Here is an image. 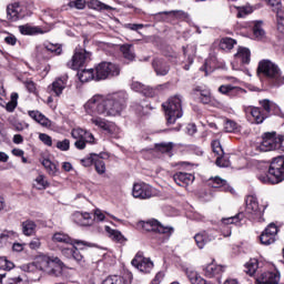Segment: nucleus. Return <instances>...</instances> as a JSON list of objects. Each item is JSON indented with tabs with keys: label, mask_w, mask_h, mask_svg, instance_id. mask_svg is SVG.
<instances>
[{
	"label": "nucleus",
	"mask_w": 284,
	"mask_h": 284,
	"mask_svg": "<svg viewBox=\"0 0 284 284\" xmlns=\"http://www.w3.org/2000/svg\"><path fill=\"white\" fill-rule=\"evenodd\" d=\"M105 232L109 233L110 239H112V241H116V243H125V241H128L120 231L110 226H105Z\"/></svg>",
	"instance_id": "c9c22d12"
},
{
	"label": "nucleus",
	"mask_w": 284,
	"mask_h": 284,
	"mask_svg": "<svg viewBox=\"0 0 284 284\" xmlns=\"http://www.w3.org/2000/svg\"><path fill=\"white\" fill-rule=\"evenodd\" d=\"M132 283V275L128 273L125 276L111 275L103 280L102 284H130Z\"/></svg>",
	"instance_id": "bb28decb"
},
{
	"label": "nucleus",
	"mask_w": 284,
	"mask_h": 284,
	"mask_svg": "<svg viewBox=\"0 0 284 284\" xmlns=\"http://www.w3.org/2000/svg\"><path fill=\"white\" fill-rule=\"evenodd\" d=\"M225 132H234L236 130V122L227 120L224 124Z\"/></svg>",
	"instance_id": "69168bd1"
},
{
	"label": "nucleus",
	"mask_w": 284,
	"mask_h": 284,
	"mask_svg": "<svg viewBox=\"0 0 284 284\" xmlns=\"http://www.w3.org/2000/svg\"><path fill=\"white\" fill-rule=\"evenodd\" d=\"M94 165H95V171L98 174H105V162L99 156L98 154L94 155Z\"/></svg>",
	"instance_id": "09e8293b"
},
{
	"label": "nucleus",
	"mask_w": 284,
	"mask_h": 284,
	"mask_svg": "<svg viewBox=\"0 0 284 284\" xmlns=\"http://www.w3.org/2000/svg\"><path fill=\"white\" fill-rule=\"evenodd\" d=\"M155 148L159 152H162V154H165V153L172 152V150L174 149V143L172 142L160 143V144H156Z\"/></svg>",
	"instance_id": "8fccbe9b"
},
{
	"label": "nucleus",
	"mask_w": 284,
	"mask_h": 284,
	"mask_svg": "<svg viewBox=\"0 0 284 284\" xmlns=\"http://www.w3.org/2000/svg\"><path fill=\"white\" fill-rule=\"evenodd\" d=\"M158 17H163L164 21H168V19H187V13L183 10H172L160 12Z\"/></svg>",
	"instance_id": "c85d7f7f"
},
{
	"label": "nucleus",
	"mask_w": 284,
	"mask_h": 284,
	"mask_svg": "<svg viewBox=\"0 0 284 284\" xmlns=\"http://www.w3.org/2000/svg\"><path fill=\"white\" fill-rule=\"evenodd\" d=\"M253 34L255 37V39H263V37H265V30H263V21H256L254 22V27H253Z\"/></svg>",
	"instance_id": "c03bdc74"
},
{
	"label": "nucleus",
	"mask_w": 284,
	"mask_h": 284,
	"mask_svg": "<svg viewBox=\"0 0 284 284\" xmlns=\"http://www.w3.org/2000/svg\"><path fill=\"white\" fill-rule=\"evenodd\" d=\"M131 89L134 92H141L144 97H154V89L142 84L141 82H133Z\"/></svg>",
	"instance_id": "473e14b6"
},
{
	"label": "nucleus",
	"mask_w": 284,
	"mask_h": 284,
	"mask_svg": "<svg viewBox=\"0 0 284 284\" xmlns=\"http://www.w3.org/2000/svg\"><path fill=\"white\" fill-rule=\"evenodd\" d=\"M18 101H19V93L17 92L11 93V100L6 105L7 112H14V110H17Z\"/></svg>",
	"instance_id": "49530a36"
},
{
	"label": "nucleus",
	"mask_w": 284,
	"mask_h": 284,
	"mask_svg": "<svg viewBox=\"0 0 284 284\" xmlns=\"http://www.w3.org/2000/svg\"><path fill=\"white\" fill-rule=\"evenodd\" d=\"M43 52H53L54 54H61L62 50L59 44H48L43 48Z\"/></svg>",
	"instance_id": "13d9d810"
},
{
	"label": "nucleus",
	"mask_w": 284,
	"mask_h": 284,
	"mask_svg": "<svg viewBox=\"0 0 284 284\" xmlns=\"http://www.w3.org/2000/svg\"><path fill=\"white\" fill-rule=\"evenodd\" d=\"M276 14L277 30L281 34H284V9L283 7L272 9Z\"/></svg>",
	"instance_id": "f704fd0d"
},
{
	"label": "nucleus",
	"mask_w": 284,
	"mask_h": 284,
	"mask_svg": "<svg viewBox=\"0 0 284 284\" xmlns=\"http://www.w3.org/2000/svg\"><path fill=\"white\" fill-rule=\"evenodd\" d=\"M26 17V7L19 4V2L11 3L7 7V19L9 21H19Z\"/></svg>",
	"instance_id": "dca6fc26"
},
{
	"label": "nucleus",
	"mask_w": 284,
	"mask_h": 284,
	"mask_svg": "<svg viewBox=\"0 0 284 284\" xmlns=\"http://www.w3.org/2000/svg\"><path fill=\"white\" fill-rule=\"evenodd\" d=\"M82 284H94V278L91 274L82 275Z\"/></svg>",
	"instance_id": "774afa93"
},
{
	"label": "nucleus",
	"mask_w": 284,
	"mask_h": 284,
	"mask_svg": "<svg viewBox=\"0 0 284 284\" xmlns=\"http://www.w3.org/2000/svg\"><path fill=\"white\" fill-rule=\"evenodd\" d=\"M234 45H236V40H234L232 38H223L220 41V48H221V50H224L225 52H230V50H232L234 48Z\"/></svg>",
	"instance_id": "ea45409f"
},
{
	"label": "nucleus",
	"mask_w": 284,
	"mask_h": 284,
	"mask_svg": "<svg viewBox=\"0 0 284 284\" xmlns=\"http://www.w3.org/2000/svg\"><path fill=\"white\" fill-rule=\"evenodd\" d=\"M283 135H276V132H266L262 135V142L256 144L257 152H274V150H282Z\"/></svg>",
	"instance_id": "39448f33"
},
{
	"label": "nucleus",
	"mask_w": 284,
	"mask_h": 284,
	"mask_svg": "<svg viewBox=\"0 0 284 284\" xmlns=\"http://www.w3.org/2000/svg\"><path fill=\"white\" fill-rule=\"evenodd\" d=\"M22 270L28 274L45 272L51 276H59V273L63 270V263L58 256L41 255L34 263L23 265Z\"/></svg>",
	"instance_id": "f03ea898"
},
{
	"label": "nucleus",
	"mask_w": 284,
	"mask_h": 284,
	"mask_svg": "<svg viewBox=\"0 0 284 284\" xmlns=\"http://www.w3.org/2000/svg\"><path fill=\"white\" fill-rule=\"evenodd\" d=\"M243 219V214H237L231 217H223L221 220L222 225H241V220Z\"/></svg>",
	"instance_id": "a19ab883"
},
{
	"label": "nucleus",
	"mask_w": 284,
	"mask_h": 284,
	"mask_svg": "<svg viewBox=\"0 0 284 284\" xmlns=\"http://www.w3.org/2000/svg\"><path fill=\"white\" fill-rule=\"evenodd\" d=\"M256 270H258L257 260H251L245 264V272L248 276H254V274H256Z\"/></svg>",
	"instance_id": "a18cd8bd"
},
{
	"label": "nucleus",
	"mask_w": 284,
	"mask_h": 284,
	"mask_svg": "<svg viewBox=\"0 0 284 284\" xmlns=\"http://www.w3.org/2000/svg\"><path fill=\"white\" fill-rule=\"evenodd\" d=\"M33 185L34 187H37V190H45L50 187V182H48L45 175H38L34 180Z\"/></svg>",
	"instance_id": "79ce46f5"
},
{
	"label": "nucleus",
	"mask_w": 284,
	"mask_h": 284,
	"mask_svg": "<svg viewBox=\"0 0 284 284\" xmlns=\"http://www.w3.org/2000/svg\"><path fill=\"white\" fill-rule=\"evenodd\" d=\"M173 181L176 185H180V187H187V185L194 183V175L192 173L178 172L173 175Z\"/></svg>",
	"instance_id": "aec40b11"
},
{
	"label": "nucleus",
	"mask_w": 284,
	"mask_h": 284,
	"mask_svg": "<svg viewBox=\"0 0 284 284\" xmlns=\"http://www.w3.org/2000/svg\"><path fill=\"white\" fill-rule=\"evenodd\" d=\"M194 92L200 97L201 103H204L205 105H207V103H212V94L210 93V90L196 87Z\"/></svg>",
	"instance_id": "72a5a7b5"
},
{
	"label": "nucleus",
	"mask_w": 284,
	"mask_h": 284,
	"mask_svg": "<svg viewBox=\"0 0 284 284\" xmlns=\"http://www.w3.org/2000/svg\"><path fill=\"white\" fill-rule=\"evenodd\" d=\"M94 156H97V154L92 153L89 158L87 159H82L81 163L84 168H90V165H92V163H94Z\"/></svg>",
	"instance_id": "338daca9"
},
{
	"label": "nucleus",
	"mask_w": 284,
	"mask_h": 284,
	"mask_svg": "<svg viewBox=\"0 0 284 284\" xmlns=\"http://www.w3.org/2000/svg\"><path fill=\"white\" fill-rule=\"evenodd\" d=\"M209 185L221 190L222 192H232V187L227 184V181L221 179L220 176L211 178L209 180Z\"/></svg>",
	"instance_id": "393cba45"
},
{
	"label": "nucleus",
	"mask_w": 284,
	"mask_h": 284,
	"mask_svg": "<svg viewBox=\"0 0 284 284\" xmlns=\"http://www.w3.org/2000/svg\"><path fill=\"white\" fill-rule=\"evenodd\" d=\"M250 114L253 118L254 123L257 125H261V123L267 119V115H265V113H263L258 108H251Z\"/></svg>",
	"instance_id": "4c0bfd02"
},
{
	"label": "nucleus",
	"mask_w": 284,
	"mask_h": 284,
	"mask_svg": "<svg viewBox=\"0 0 284 284\" xmlns=\"http://www.w3.org/2000/svg\"><path fill=\"white\" fill-rule=\"evenodd\" d=\"M17 236V232L14 231H9V230H4L1 234H0V243H3V241H8V239H12Z\"/></svg>",
	"instance_id": "bf43d9fd"
},
{
	"label": "nucleus",
	"mask_w": 284,
	"mask_h": 284,
	"mask_svg": "<svg viewBox=\"0 0 284 284\" xmlns=\"http://www.w3.org/2000/svg\"><path fill=\"white\" fill-rule=\"evenodd\" d=\"M78 79L81 83H88V81H95L94 69H79Z\"/></svg>",
	"instance_id": "2f4dec72"
},
{
	"label": "nucleus",
	"mask_w": 284,
	"mask_h": 284,
	"mask_svg": "<svg viewBox=\"0 0 284 284\" xmlns=\"http://www.w3.org/2000/svg\"><path fill=\"white\" fill-rule=\"evenodd\" d=\"M71 136L75 140L74 148L77 150H85L87 143H94V135L81 128L72 129Z\"/></svg>",
	"instance_id": "6e6552de"
},
{
	"label": "nucleus",
	"mask_w": 284,
	"mask_h": 284,
	"mask_svg": "<svg viewBox=\"0 0 284 284\" xmlns=\"http://www.w3.org/2000/svg\"><path fill=\"white\" fill-rule=\"evenodd\" d=\"M153 69L158 77H165L170 72V65L163 59H154L152 62Z\"/></svg>",
	"instance_id": "b1692460"
},
{
	"label": "nucleus",
	"mask_w": 284,
	"mask_h": 284,
	"mask_svg": "<svg viewBox=\"0 0 284 284\" xmlns=\"http://www.w3.org/2000/svg\"><path fill=\"white\" fill-rule=\"evenodd\" d=\"M251 57L252 53L250 52V49L243 47L239 48L237 52L234 54V59L237 63H250Z\"/></svg>",
	"instance_id": "c756f323"
},
{
	"label": "nucleus",
	"mask_w": 284,
	"mask_h": 284,
	"mask_svg": "<svg viewBox=\"0 0 284 284\" xmlns=\"http://www.w3.org/2000/svg\"><path fill=\"white\" fill-rule=\"evenodd\" d=\"M164 112L166 115L168 125H174L178 119L183 116V99L181 95H174L163 103Z\"/></svg>",
	"instance_id": "20e7f679"
},
{
	"label": "nucleus",
	"mask_w": 284,
	"mask_h": 284,
	"mask_svg": "<svg viewBox=\"0 0 284 284\" xmlns=\"http://www.w3.org/2000/svg\"><path fill=\"white\" fill-rule=\"evenodd\" d=\"M87 7L90 10H97V12H111V10H116L114 7L105 4L100 0H90L87 2Z\"/></svg>",
	"instance_id": "a878e982"
},
{
	"label": "nucleus",
	"mask_w": 284,
	"mask_h": 284,
	"mask_svg": "<svg viewBox=\"0 0 284 284\" xmlns=\"http://www.w3.org/2000/svg\"><path fill=\"white\" fill-rule=\"evenodd\" d=\"M28 114L31 119H33V121H36V123H39L43 128H50L52 125L50 119L39 111H29Z\"/></svg>",
	"instance_id": "cd10ccee"
},
{
	"label": "nucleus",
	"mask_w": 284,
	"mask_h": 284,
	"mask_svg": "<svg viewBox=\"0 0 284 284\" xmlns=\"http://www.w3.org/2000/svg\"><path fill=\"white\" fill-rule=\"evenodd\" d=\"M270 176H274L275 182L281 183L284 181V155L274 158L268 168Z\"/></svg>",
	"instance_id": "9b49d317"
},
{
	"label": "nucleus",
	"mask_w": 284,
	"mask_h": 284,
	"mask_svg": "<svg viewBox=\"0 0 284 284\" xmlns=\"http://www.w3.org/2000/svg\"><path fill=\"white\" fill-rule=\"evenodd\" d=\"M19 31L22 34H39V33H43V31H41V29H39L38 27H30V26H20L19 27Z\"/></svg>",
	"instance_id": "de8ad7c7"
},
{
	"label": "nucleus",
	"mask_w": 284,
	"mask_h": 284,
	"mask_svg": "<svg viewBox=\"0 0 284 284\" xmlns=\"http://www.w3.org/2000/svg\"><path fill=\"white\" fill-rule=\"evenodd\" d=\"M72 219L77 225H82L83 227H88L94 224V219L89 212H75L72 215Z\"/></svg>",
	"instance_id": "a211bd4d"
},
{
	"label": "nucleus",
	"mask_w": 284,
	"mask_h": 284,
	"mask_svg": "<svg viewBox=\"0 0 284 284\" xmlns=\"http://www.w3.org/2000/svg\"><path fill=\"white\" fill-rule=\"evenodd\" d=\"M93 214H94L93 221H98L99 223L105 221V213H103L101 209H95Z\"/></svg>",
	"instance_id": "e2e57ef3"
},
{
	"label": "nucleus",
	"mask_w": 284,
	"mask_h": 284,
	"mask_svg": "<svg viewBox=\"0 0 284 284\" xmlns=\"http://www.w3.org/2000/svg\"><path fill=\"white\" fill-rule=\"evenodd\" d=\"M156 194L154 187L145 182H136L133 184L132 196L140 199L141 201H148Z\"/></svg>",
	"instance_id": "1a4fd4ad"
},
{
	"label": "nucleus",
	"mask_w": 284,
	"mask_h": 284,
	"mask_svg": "<svg viewBox=\"0 0 284 284\" xmlns=\"http://www.w3.org/2000/svg\"><path fill=\"white\" fill-rule=\"evenodd\" d=\"M212 150L217 156H223V146H221V141L214 140L212 142Z\"/></svg>",
	"instance_id": "864d4df0"
},
{
	"label": "nucleus",
	"mask_w": 284,
	"mask_h": 284,
	"mask_svg": "<svg viewBox=\"0 0 284 284\" xmlns=\"http://www.w3.org/2000/svg\"><path fill=\"white\" fill-rule=\"evenodd\" d=\"M0 270H14V263L2 256L0 257Z\"/></svg>",
	"instance_id": "3c124183"
},
{
	"label": "nucleus",
	"mask_w": 284,
	"mask_h": 284,
	"mask_svg": "<svg viewBox=\"0 0 284 284\" xmlns=\"http://www.w3.org/2000/svg\"><path fill=\"white\" fill-rule=\"evenodd\" d=\"M39 140L42 141L43 144L47 145L48 148H52V136H50L45 133H40Z\"/></svg>",
	"instance_id": "680f3d73"
},
{
	"label": "nucleus",
	"mask_w": 284,
	"mask_h": 284,
	"mask_svg": "<svg viewBox=\"0 0 284 284\" xmlns=\"http://www.w3.org/2000/svg\"><path fill=\"white\" fill-rule=\"evenodd\" d=\"M21 227L24 236H34V234H37V222L32 220L22 222Z\"/></svg>",
	"instance_id": "7c9ffc66"
},
{
	"label": "nucleus",
	"mask_w": 284,
	"mask_h": 284,
	"mask_svg": "<svg viewBox=\"0 0 284 284\" xmlns=\"http://www.w3.org/2000/svg\"><path fill=\"white\" fill-rule=\"evenodd\" d=\"M125 101H128V94L124 92L115 93L109 98L97 94L88 100L84 110L91 116H119L125 108Z\"/></svg>",
	"instance_id": "f257e3e1"
},
{
	"label": "nucleus",
	"mask_w": 284,
	"mask_h": 284,
	"mask_svg": "<svg viewBox=\"0 0 284 284\" xmlns=\"http://www.w3.org/2000/svg\"><path fill=\"white\" fill-rule=\"evenodd\" d=\"M51 241L53 243H64L65 245H78V247H92V244L87 241L72 240L68 234L63 232H57L52 235Z\"/></svg>",
	"instance_id": "ddd939ff"
},
{
	"label": "nucleus",
	"mask_w": 284,
	"mask_h": 284,
	"mask_svg": "<svg viewBox=\"0 0 284 284\" xmlns=\"http://www.w3.org/2000/svg\"><path fill=\"white\" fill-rule=\"evenodd\" d=\"M42 165L44 170L48 172L49 176H57V174L59 173V166L48 159H44L42 161Z\"/></svg>",
	"instance_id": "e433bc0d"
},
{
	"label": "nucleus",
	"mask_w": 284,
	"mask_h": 284,
	"mask_svg": "<svg viewBox=\"0 0 284 284\" xmlns=\"http://www.w3.org/2000/svg\"><path fill=\"white\" fill-rule=\"evenodd\" d=\"M69 8H75V10L85 9V0H73L69 2Z\"/></svg>",
	"instance_id": "5fc2aeb1"
},
{
	"label": "nucleus",
	"mask_w": 284,
	"mask_h": 284,
	"mask_svg": "<svg viewBox=\"0 0 284 284\" xmlns=\"http://www.w3.org/2000/svg\"><path fill=\"white\" fill-rule=\"evenodd\" d=\"M276 236H278V226H276L274 223H271L262 232L260 241L262 245H272L273 243H276Z\"/></svg>",
	"instance_id": "2eb2a0df"
},
{
	"label": "nucleus",
	"mask_w": 284,
	"mask_h": 284,
	"mask_svg": "<svg viewBox=\"0 0 284 284\" xmlns=\"http://www.w3.org/2000/svg\"><path fill=\"white\" fill-rule=\"evenodd\" d=\"M257 74H261L264 79H268V81H272L275 85H284V75L283 71H281V67L270 59H264L258 62Z\"/></svg>",
	"instance_id": "7ed1b4c3"
},
{
	"label": "nucleus",
	"mask_w": 284,
	"mask_h": 284,
	"mask_svg": "<svg viewBox=\"0 0 284 284\" xmlns=\"http://www.w3.org/2000/svg\"><path fill=\"white\" fill-rule=\"evenodd\" d=\"M72 258H74V261H77V263H79L80 265H82V263H85V257H83V254H81V251H79L77 246H73Z\"/></svg>",
	"instance_id": "603ef678"
},
{
	"label": "nucleus",
	"mask_w": 284,
	"mask_h": 284,
	"mask_svg": "<svg viewBox=\"0 0 284 284\" xmlns=\"http://www.w3.org/2000/svg\"><path fill=\"white\" fill-rule=\"evenodd\" d=\"M215 163L219 168H230V160L223 155H219Z\"/></svg>",
	"instance_id": "052dcab7"
},
{
	"label": "nucleus",
	"mask_w": 284,
	"mask_h": 284,
	"mask_svg": "<svg viewBox=\"0 0 284 284\" xmlns=\"http://www.w3.org/2000/svg\"><path fill=\"white\" fill-rule=\"evenodd\" d=\"M257 179H258V181H261V183H271V184H276V183H278V182H275L274 181V176L273 175H270V173L268 174H260L258 176H257Z\"/></svg>",
	"instance_id": "6e6d98bb"
},
{
	"label": "nucleus",
	"mask_w": 284,
	"mask_h": 284,
	"mask_svg": "<svg viewBox=\"0 0 284 284\" xmlns=\"http://www.w3.org/2000/svg\"><path fill=\"white\" fill-rule=\"evenodd\" d=\"M184 57H187L189 63L194 62V57H196V45L190 44L183 48Z\"/></svg>",
	"instance_id": "37998d69"
},
{
	"label": "nucleus",
	"mask_w": 284,
	"mask_h": 284,
	"mask_svg": "<svg viewBox=\"0 0 284 284\" xmlns=\"http://www.w3.org/2000/svg\"><path fill=\"white\" fill-rule=\"evenodd\" d=\"M121 68L112 62H101L94 69L95 81H105L109 77H119Z\"/></svg>",
	"instance_id": "0eeeda50"
},
{
	"label": "nucleus",
	"mask_w": 284,
	"mask_h": 284,
	"mask_svg": "<svg viewBox=\"0 0 284 284\" xmlns=\"http://www.w3.org/2000/svg\"><path fill=\"white\" fill-rule=\"evenodd\" d=\"M91 123L97 128H100V130L108 132V134H112L116 130V125L114 124V122H110L99 116L92 118Z\"/></svg>",
	"instance_id": "6ab92c4d"
},
{
	"label": "nucleus",
	"mask_w": 284,
	"mask_h": 284,
	"mask_svg": "<svg viewBox=\"0 0 284 284\" xmlns=\"http://www.w3.org/2000/svg\"><path fill=\"white\" fill-rule=\"evenodd\" d=\"M260 105H262V108L267 113L272 112V108H274V104L272 102H270V100H261Z\"/></svg>",
	"instance_id": "0e129e2a"
},
{
	"label": "nucleus",
	"mask_w": 284,
	"mask_h": 284,
	"mask_svg": "<svg viewBox=\"0 0 284 284\" xmlns=\"http://www.w3.org/2000/svg\"><path fill=\"white\" fill-rule=\"evenodd\" d=\"M120 50L128 61H134L136 55L134 54V48L131 44H123L120 47Z\"/></svg>",
	"instance_id": "58836bf2"
},
{
	"label": "nucleus",
	"mask_w": 284,
	"mask_h": 284,
	"mask_svg": "<svg viewBox=\"0 0 284 284\" xmlns=\"http://www.w3.org/2000/svg\"><path fill=\"white\" fill-rule=\"evenodd\" d=\"M131 263L133 267H136V270L144 274H150L154 270V263L150 257H144L143 253H138Z\"/></svg>",
	"instance_id": "4468645a"
},
{
	"label": "nucleus",
	"mask_w": 284,
	"mask_h": 284,
	"mask_svg": "<svg viewBox=\"0 0 284 284\" xmlns=\"http://www.w3.org/2000/svg\"><path fill=\"white\" fill-rule=\"evenodd\" d=\"M65 88H68V75H62L60 78H57L55 81L52 82L51 92H53L55 97H61Z\"/></svg>",
	"instance_id": "412c9836"
},
{
	"label": "nucleus",
	"mask_w": 284,
	"mask_h": 284,
	"mask_svg": "<svg viewBox=\"0 0 284 284\" xmlns=\"http://www.w3.org/2000/svg\"><path fill=\"white\" fill-rule=\"evenodd\" d=\"M224 272H225V266L219 265L214 262L206 265L205 268H204V275L207 278H214L216 276H221V274H223Z\"/></svg>",
	"instance_id": "5701e85b"
},
{
	"label": "nucleus",
	"mask_w": 284,
	"mask_h": 284,
	"mask_svg": "<svg viewBox=\"0 0 284 284\" xmlns=\"http://www.w3.org/2000/svg\"><path fill=\"white\" fill-rule=\"evenodd\" d=\"M217 92H220V94H224V97L234 99L236 97H241V94H245V89L241 87H234L232 84H222L219 87Z\"/></svg>",
	"instance_id": "f3484780"
},
{
	"label": "nucleus",
	"mask_w": 284,
	"mask_h": 284,
	"mask_svg": "<svg viewBox=\"0 0 284 284\" xmlns=\"http://www.w3.org/2000/svg\"><path fill=\"white\" fill-rule=\"evenodd\" d=\"M245 216L248 221H254L256 223H263L265 221L263 219V210H261V205H258V199L256 195H248L245 200Z\"/></svg>",
	"instance_id": "423d86ee"
},
{
	"label": "nucleus",
	"mask_w": 284,
	"mask_h": 284,
	"mask_svg": "<svg viewBox=\"0 0 284 284\" xmlns=\"http://www.w3.org/2000/svg\"><path fill=\"white\" fill-rule=\"evenodd\" d=\"M55 146L61 152H68V150H70V140L64 139L62 141H58Z\"/></svg>",
	"instance_id": "4d7b16f0"
},
{
	"label": "nucleus",
	"mask_w": 284,
	"mask_h": 284,
	"mask_svg": "<svg viewBox=\"0 0 284 284\" xmlns=\"http://www.w3.org/2000/svg\"><path fill=\"white\" fill-rule=\"evenodd\" d=\"M92 57V53L83 50V49H75V52L72 59L67 63L68 68L71 70H81L83 65L88 62V59Z\"/></svg>",
	"instance_id": "f8f14e48"
},
{
	"label": "nucleus",
	"mask_w": 284,
	"mask_h": 284,
	"mask_svg": "<svg viewBox=\"0 0 284 284\" xmlns=\"http://www.w3.org/2000/svg\"><path fill=\"white\" fill-rule=\"evenodd\" d=\"M194 241H195L199 250H203V247H205V245H207V243H212V241H214V235H212L207 231H202V232L195 234Z\"/></svg>",
	"instance_id": "4be33fe9"
},
{
	"label": "nucleus",
	"mask_w": 284,
	"mask_h": 284,
	"mask_svg": "<svg viewBox=\"0 0 284 284\" xmlns=\"http://www.w3.org/2000/svg\"><path fill=\"white\" fill-rule=\"evenodd\" d=\"M139 226L144 230V232H158V234H165L166 236H172V232H174L173 227L163 226L156 220H150L148 222H140Z\"/></svg>",
	"instance_id": "9d476101"
}]
</instances>
